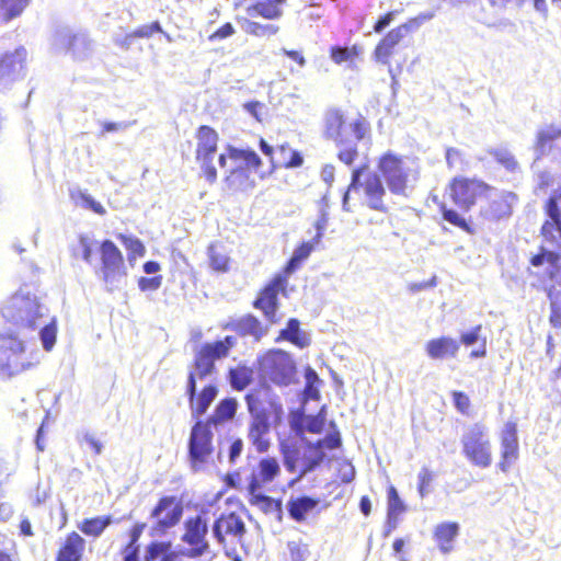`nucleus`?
<instances>
[{"label":"nucleus","instance_id":"774afa93","mask_svg":"<svg viewBox=\"0 0 561 561\" xmlns=\"http://www.w3.org/2000/svg\"><path fill=\"white\" fill-rule=\"evenodd\" d=\"M244 108L259 122H261V115L264 110V104L259 101L247 102Z\"/></svg>","mask_w":561,"mask_h":561},{"label":"nucleus","instance_id":"39448f33","mask_svg":"<svg viewBox=\"0 0 561 561\" xmlns=\"http://www.w3.org/2000/svg\"><path fill=\"white\" fill-rule=\"evenodd\" d=\"M368 168L367 164L354 168L351 174V182L342 197V206L346 211L352 210L351 194H359V203L366 205L370 209L388 213V206L383 202L386 190L378 174L371 172L364 181L360 180L362 174Z\"/></svg>","mask_w":561,"mask_h":561},{"label":"nucleus","instance_id":"ea45409f","mask_svg":"<svg viewBox=\"0 0 561 561\" xmlns=\"http://www.w3.org/2000/svg\"><path fill=\"white\" fill-rule=\"evenodd\" d=\"M283 1L267 0L259 1L247 8V13L251 18L261 16L266 20H277L283 15L279 4Z\"/></svg>","mask_w":561,"mask_h":561},{"label":"nucleus","instance_id":"72a5a7b5","mask_svg":"<svg viewBox=\"0 0 561 561\" xmlns=\"http://www.w3.org/2000/svg\"><path fill=\"white\" fill-rule=\"evenodd\" d=\"M364 48L360 44L355 43L351 46L333 45L329 49V56L331 60L336 64H348L350 66L355 65L362 59Z\"/></svg>","mask_w":561,"mask_h":561},{"label":"nucleus","instance_id":"de8ad7c7","mask_svg":"<svg viewBox=\"0 0 561 561\" xmlns=\"http://www.w3.org/2000/svg\"><path fill=\"white\" fill-rule=\"evenodd\" d=\"M325 416L322 412L316 415H307L304 417L302 425H295V432L298 436H302L304 432L311 434H320L324 428Z\"/></svg>","mask_w":561,"mask_h":561},{"label":"nucleus","instance_id":"5fc2aeb1","mask_svg":"<svg viewBox=\"0 0 561 561\" xmlns=\"http://www.w3.org/2000/svg\"><path fill=\"white\" fill-rule=\"evenodd\" d=\"M171 542L170 541H152L147 546L146 553H145V560L146 561H153L159 556H163L165 552L171 550Z\"/></svg>","mask_w":561,"mask_h":561},{"label":"nucleus","instance_id":"37998d69","mask_svg":"<svg viewBox=\"0 0 561 561\" xmlns=\"http://www.w3.org/2000/svg\"><path fill=\"white\" fill-rule=\"evenodd\" d=\"M264 489H259L256 491H252L250 488L247 489L249 493V503L253 506H256L265 514H271L274 512L280 513L282 511V501L275 500L268 495L263 493Z\"/></svg>","mask_w":561,"mask_h":561},{"label":"nucleus","instance_id":"393cba45","mask_svg":"<svg viewBox=\"0 0 561 561\" xmlns=\"http://www.w3.org/2000/svg\"><path fill=\"white\" fill-rule=\"evenodd\" d=\"M222 329L233 331L242 337L252 336L255 341H260L267 332V328L252 313L230 319Z\"/></svg>","mask_w":561,"mask_h":561},{"label":"nucleus","instance_id":"3c124183","mask_svg":"<svg viewBox=\"0 0 561 561\" xmlns=\"http://www.w3.org/2000/svg\"><path fill=\"white\" fill-rule=\"evenodd\" d=\"M493 159L504 167L507 171L514 172L518 169V162L514 154L505 149H494L491 151Z\"/></svg>","mask_w":561,"mask_h":561},{"label":"nucleus","instance_id":"ddd939ff","mask_svg":"<svg viewBox=\"0 0 561 561\" xmlns=\"http://www.w3.org/2000/svg\"><path fill=\"white\" fill-rule=\"evenodd\" d=\"M377 168L392 194L402 195L405 193L412 172L407 167L403 157L387 151L378 158Z\"/></svg>","mask_w":561,"mask_h":561},{"label":"nucleus","instance_id":"f257e3e1","mask_svg":"<svg viewBox=\"0 0 561 561\" xmlns=\"http://www.w3.org/2000/svg\"><path fill=\"white\" fill-rule=\"evenodd\" d=\"M317 233L310 241L301 242L294 251L283 270L276 273L257 293L253 300V308L260 310L271 324L279 322L277 314L279 308L278 295H286L289 276L301 267V264L310 256L323 236L324 225L316 224Z\"/></svg>","mask_w":561,"mask_h":561},{"label":"nucleus","instance_id":"dca6fc26","mask_svg":"<svg viewBox=\"0 0 561 561\" xmlns=\"http://www.w3.org/2000/svg\"><path fill=\"white\" fill-rule=\"evenodd\" d=\"M195 138L196 160L202 164L205 179L209 183H215L217 180V170L211 162L218 148L219 135L213 127L201 125L195 131Z\"/></svg>","mask_w":561,"mask_h":561},{"label":"nucleus","instance_id":"6ab92c4d","mask_svg":"<svg viewBox=\"0 0 561 561\" xmlns=\"http://www.w3.org/2000/svg\"><path fill=\"white\" fill-rule=\"evenodd\" d=\"M249 474L247 476V489L252 491L270 489L282 474L278 459L273 456L254 458V463L249 462Z\"/></svg>","mask_w":561,"mask_h":561},{"label":"nucleus","instance_id":"7c9ffc66","mask_svg":"<svg viewBox=\"0 0 561 561\" xmlns=\"http://www.w3.org/2000/svg\"><path fill=\"white\" fill-rule=\"evenodd\" d=\"M408 511V506L400 497L398 490L394 485L387 486V534L396 529L400 516Z\"/></svg>","mask_w":561,"mask_h":561},{"label":"nucleus","instance_id":"a19ab883","mask_svg":"<svg viewBox=\"0 0 561 561\" xmlns=\"http://www.w3.org/2000/svg\"><path fill=\"white\" fill-rule=\"evenodd\" d=\"M207 255L209 266L214 272L218 274H225L230 271L231 260L220 243H210L207 248Z\"/></svg>","mask_w":561,"mask_h":561},{"label":"nucleus","instance_id":"c85d7f7f","mask_svg":"<svg viewBox=\"0 0 561 561\" xmlns=\"http://www.w3.org/2000/svg\"><path fill=\"white\" fill-rule=\"evenodd\" d=\"M320 500L307 495L290 497L286 507L289 517L296 523H304L308 516L319 511Z\"/></svg>","mask_w":561,"mask_h":561},{"label":"nucleus","instance_id":"58836bf2","mask_svg":"<svg viewBox=\"0 0 561 561\" xmlns=\"http://www.w3.org/2000/svg\"><path fill=\"white\" fill-rule=\"evenodd\" d=\"M236 343L234 336L227 335L224 340L205 343L201 346L199 351L215 364L217 359L227 357L230 350L236 346Z\"/></svg>","mask_w":561,"mask_h":561},{"label":"nucleus","instance_id":"20e7f679","mask_svg":"<svg viewBox=\"0 0 561 561\" xmlns=\"http://www.w3.org/2000/svg\"><path fill=\"white\" fill-rule=\"evenodd\" d=\"M216 373L214 364L199 350L195 353L192 369L187 375L186 397L193 417L198 419L204 415L218 394V387L215 383L205 385L201 391H197V381Z\"/></svg>","mask_w":561,"mask_h":561},{"label":"nucleus","instance_id":"e2e57ef3","mask_svg":"<svg viewBox=\"0 0 561 561\" xmlns=\"http://www.w3.org/2000/svg\"><path fill=\"white\" fill-rule=\"evenodd\" d=\"M161 284V275H156L152 277H140L138 279V287L141 291H154L160 288Z\"/></svg>","mask_w":561,"mask_h":561},{"label":"nucleus","instance_id":"bf43d9fd","mask_svg":"<svg viewBox=\"0 0 561 561\" xmlns=\"http://www.w3.org/2000/svg\"><path fill=\"white\" fill-rule=\"evenodd\" d=\"M289 561H306L308 546L301 542L289 541L287 543Z\"/></svg>","mask_w":561,"mask_h":561},{"label":"nucleus","instance_id":"338daca9","mask_svg":"<svg viewBox=\"0 0 561 561\" xmlns=\"http://www.w3.org/2000/svg\"><path fill=\"white\" fill-rule=\"evenodd\" d=\"M234 33V27L230 22L222 24L217 28L210 36V41L224 39L231 36Z\"/></svg>","mask_w":561,"mask_h":561},{"label":"nucleus","instance_id":"9d476101","mask_svg":"<svg viewBox=\"0 0 561 561\" xmlns=\"http://www.w3.org/2000/svg\"><path fill=\"white\" fill-rule=\"evenodd\" d=\"M324 136L337 148L336 158L346 167H352L359 157L356 142L348 139V127L341 110H331L324 123Z\"/></svg>","mask_w":561,"mask_h":561},{"label":"nucleus","instance_id":"f8f14e48","mask_svg":"<svg viewBox=\"0 0 561 561\" xmlns=\"http://www.w3.org/2000/svg\"><path fill=\"white\" fill-rule=\"evenodd\" d=\"M184 514L183 500L180 495L163 494L159 496L149 512L151 537L165 536L178 526Z\"/></svg>","mask_w":561,"mask_h":561},{"label":"nucleus","instance_id":"0eeeda50","mask_svg":"<svg viewBox=\"0 0 561 561\" xmlns=\"http://www.w3.org/2000/svg\"><path fill=\"white\" fill-rule=\"evenodd\" d=\"M228 157L236 163L226 174L224 182L231 193H245L255 187V181L251 171L259 170L263 162L259 154L252 149H242L228 146Z\"/></svg>","mask_w":561,"mask_h":561},{"label":"nucleus","instance_id":"b1692460","mask_svg":"<svg viewBox=\"0 0 561 561\" xmlns=\"http://www.w3.org/2000/svg\"><path fill=\"white\" fill-rule=\"evenodd\" d=\"M342 446L341 434L337 430L329 433L324 438L318 439L316 443H308L307 447L309 449H313L316 455L313 457L305 458L302 461V467L299 471L297 480L306 476L307 473L313 471L323 460L325 454L323 449H337Z\"/></svg>","mask_w":561,"mask_h":561},{"label":"nucleus","instance_id":"13d9d810","mask_svg":"<svg viewBox=\"0 0 561 561\" xmlns=\"http://www.w3.org/2000/svg\"><path fill=\"white\" fill-rule=\"evenodd\" d=\"M453 403L456 410L462 415H469L471 410V400L467 393L460 390L451 392Z\"/></svg>","mask_w":561,"mask_h":561},{"label":"nucleus","instance_id":"c756f323","mask_svg":"<svg viewBox=\"0 0 561 561\" xmlns=\"http://www.w3.org/2000/svg\"><path fill=\"white\" fill-rule=\"evenodd\" d=\"M275 341H286L298 348H306L311 343L310 335L300 328V321L296 318H290L287 321L286 327L278 332Z\"/></svg>","mask_w":561,"mask_h":561},{"label":"nucleus","instance_id":"7ed1b4c3","mask_svg":"<svg viewBox=\"0 0 561 561\" xmlns=\"http://www.w3.org/2000/svg\"><path fill=\"white\" fill-rule=\"evenodd\" d=\"M529 264L534 267L547 264L539 280L549 302V324L561 331V252L540 245Z\"/></svg>","mask_w":561,"mask_h":561},{"label":"nucleus","instance_id":"bb28decb","mask_svg":"<svg viewBox=\"0 0 561 561\" xmlns=\"http://www.w3.org/2000/svg\"><path fill=\"white\" fill-rule=\"evenodd\" d=\"M424 348L426 355L432 360H444L447 358H456L460 345L456 339L448 335H440L428 340Z\"/></svg>","mask_w":561,"mask_h":561},{"label":"nucleus","instance_id":"4be33fe9","mask_svg":"<svg viewBox=\"0 0 561 561\" xmlns=\"http://www.w3.org/2000/svg\"><path fill=\"white\" fill-rule=\"evenodd\" d=\"M500 460L497 468L502 472H507L519 457V443L517 436V425L515 422L508 421L500 435Z\"/></svg>","mask_w":561,"mask_h":561},{"label":"nucleus","instance_id":"4c0bfd02","mask_svg":"<svg viewBox=\"0 0 561 561\" xmlns=\"http://www.w3.org/2000/svg\"><path fill=\"white\" fill-rule=\"evenodd\" d=\"M236 343L234 336L227 335L224 340L205 343L201 346L199 351L215 364L217 359L227 357L230 350L236 346Z\"/></svg>","mask_w":561,"mask_h":561},{"label":"nucleus","instance_id":"473e14b6","mask_svg":"<svg viewBox=\"0 0 561 561\" xmlns=\"http://www.w3.org/2000/svg\"><path fill=\"white\" fill-rule=\"evenodd\" d=\"M238 409V402L234 398H225L218 402L213 414L204 423L208 426L217 427L234 419Z\"/></svg>","mask_w":561,"mask_h":561},{"label":"nucleus","instance_id":"9b49d317","mask_svg":"<svg viewBox=\"0 0 561 561\" xmlns=\"http://www.w3.org/2000/svg\"><path fill=\"white\" fill-rule=\"evenodd\" d=\"M261 374L272 383L288 386L297 379V365L290 353L282 348H271L257 358Z\"/></svg>","mask_w":561,"mask_h":561},{"label":"nucleus","instance_id":"6e6552de","mask_svg":"<svg viewBox=\"0 0 561 561\" xmlns=\"http://www.w3.org/2000/svg\"><path fill=\"white\" fill-rule=\"evenodd\" d=\"M411 31V23H402L388 31L376 44L373 50V59L387 66L390 73L400 72L407 62V55L402 51L401 44Z\"/></svg>","mask_w":561,"mask_h":561},{"label":"nucleus","instance_id":"f03ea898","mask_svg":"<svg viewBox=\"0 0 561 561\" xmlns=\"http://www.w3.org/2000/svg\"><path fill=\"white\" fill-rule=\"evenodd\" d=\"M244 401L250 414L248 438L259 454H265L272 445L268 438L272 425L283 413L282 405L261 389L249 391Z\"/></svg>","mask_w":561,"mask_h":561},{"label":"nucleus","instance_id":"09e8293b","mask_svg":"<svg viewBox=\"0 0 561 561\" xmlns=\"http://www.w3.org/2000/svg\"><path fill=\"white\" fill-rule=\"evenodd\" d=\"M117 239L126 248L129 261H134L137 257H142L146 254V248L140 239L123 233H118Z\"/></svg>","mask_w":561,"mask_h":561},{"label":"nucleus","instance_id":"aec40b11","mask_svg":"<svg viewBox=\"0 0 561 561\" xmlns=\"http://www.w3.org/2000/svg\"><path fill=\"white\" fill-rule=\"evenodd\" d=\"M494 197L489 199L480 209V215L489 221L499 222L512 216L518 195L513 191H494Z\"/></svg>","mask_w":561,"mask_h":561},{"label":"nucleus","instance_id":"c03bdc74","mask_svg":"<svg viewBox=\"0 0 561 561\" xmlns=\"http://www.w3.org/2000/svg\"><path fill=\"white\" fill-rule=\"evenodd\" d=\"M31 0H0V22L9 23L20 18Z\"/></svg>","mask_w":561,"mask_h":561},{"label":"nucleus","instance_id":"680f3d73","mask_svg":"<svg viewBox=\"0 0 561 561\" xmlns=\"http://www.w3.org/2000/svg\"><path fill=\"white\" fill-rule=\"evenodd\" d=\"M481 331H482V325L477 324V325L472 327L470 330L462 332L460 334V337L458 341L459 345L463 344L466 346H470V345L477 343L480 340Z\"/></svg>","mask_w":561,"mask_h":561},{"label":"nucleus","instance_id":"5701e85b","mask_svg":"<svg viewBox=\"0 0 561 561\" xmlns=\"http://www.w3.org/2000/svg\"><path fill=\"white\" fill-rule=\"evenodd\" d=\"M213 533L222 546H227L228 540L241 542L245 534V524L236 513L221 514L213 525Z\"/></svg>","mask_w":561,"mask_h":561},{"label":"nucleus","instance_id":"1a4fd4ad","mask_svg":"<svg viewBox=\"0 0 561 561\" xmlns=\"http://www.w3.org/2000/svg\"><path fill=\"white\" fill-rule=\"evenodd\" d=\"M460 443L463 457L472 466L482 469L491 466L493 460L492 443L488 427L483 423L476 422L468 426Z\"/></svg>","mask_w":561,"mask_h":561},{"label":"nucleus","instance_id":"a211bd4d","mask_svg":"<svg viewBox=\"0 0 561 561\" xmlns=\"http://www.w3.org/2000/svg\"><path fill=\"white\" fill-rule=\"evenodd\" d=\"M215 451L213 433L208 423L198 420L191 428L188 458L193 468L199 469L207 463Z\"/></svg>","mask_w":561,"mask_h":561},{"label":"nucleus","instance_id":"a18cd8bd","mask_svg":"<svg viewBox=\"0 0 561 561\" xmlns=\"http://www.w3.org/2000/svg\"><path fill=\"white\" fill-rule=\"evenodd\" d=\"M15 313L18 321L22 325H26L28 328H34L36 318L41 316L38 312V306L28 300H23L21 305L16 306Z\"/></svg>","mask_w":561,"mask_h":561},{"label":"nucleus","instance_id":"603ef678","mask_svg":"<svg viewBox=\"0 0 561 561\" xmlns=\"http://www.w3.org/2000/svg\"><path fill=\"white\" fill-rule=\"evenodd\" d=\"M350 129L353 133L356 141L363 140L370 133V124L363 115H358L351 124Z\"/></svg>","mask_w":561,"mask_h":561},{"label":"nucleus","instance_id":"cd10ccee","mask_svg":"<svg viewBox=\"0 0 561 561\" xmlns=\"http://www.w3.org/2000/svg\"><path fill=\"white\" fill-rule=\"evenodd\" d=\"M259 147L261 151L268 158L271 170L274 171L278 168L294 169L299 168L304 164V158L297 150L290 148L289 144L285 142L277 147V150L282 153L289 152V157L282 162H278L274 158V148L267 144L264 138L259 140Z\"/></svg>","mask_w":561,"mask_h":561},{"label":"nucleus","instance_id":"423d86ee","mask_svg":"<svg viewBox=\"0 0 561 561\" xmlns=\"http://www.w3.org/2000/svg\"><path fill=\"white\" fill-rule=\"evenodd\" d=\"M494 191V186L478 176L458 174L448 181L445 196L460 211H470L480 201L489 198Z\"/></svg>","mask_w":561,"mask_h":561},{"label":"nucleus","instance_id":"c9c22d12","mask_svg":"<svg viewBox=\"0 0 561 561\" xmlns=\"http://www.w3.org/2000/svg\"><path fill=\"white\" fill-rule=\"evenodd\" d=\"M227 377L233 390L243 391L253 382L254 370L245 364H238L229 368Z\"/></svg>","mask_w":561,"mask_h":561},{"label":"nucleus","instance_id":"69168bd1","mask_svg":"<svg viewBox=\"0 0 561 561\" xmlns=\"http://www.w3.org/2000/svg\"><path fill=\"white\" fill-rule=\"evenodd\" d=\"M396 15V11H389L381 15L373 26L374 32L381 33L394 20Z\"/></svg>","mask_w":561,"mask_h":561},{"label":"nucleus","instance_id":"4468645a","mask_svg":"<svg viewBox=\"0 0 561 561\" xmlns=\"http://www.w3.org/2000/svg\"><path fill=\"white\" fill-rule=\"evenodd\" d=\"M99 253L102 280L107 285L108 290H114L117 283L127 275L124 255L118 247L108 239L100 243Z\"/></svg>","mask_w":561,"mask_h":561},{"label":"nucleus","instance_id":"2eb2a0df","mask_svg":"<svg viewBox=\"0 0 561 561\" xmlns=\"http://www.w3.org/2000/svg\"><path fill=\"white\" fill-rule=\"evenodd\" d=\"M31 366L21 340L5 335L0 343V377L11 378Z\"/></svg>","mask_w":561,"mask_h":561},{"label":"nucleus","instance_id":"f704fd0d","mask_svg":"<svg viewBox=\"0 0 561 561\" xmlns=\"http://www.w3.org/2000/svg\"><path fill=\"white\" fill-rule=\"evenodd\" d=\"M560 138L561 127L559 125H546L537 131L535 148L539 153L543 154L549 152Z\"/></svg>","mask_w":561,"mask_h":561},{"label":"nucleus","instance_id":"412c9836","mask_svg":"<svg viewBox=\"0 0 561 561\" xmlns=\"http://www.w3.org/2000/svg\"><path fill=\"white\" fill-rule=\"evenodd\" d=\"M26 62L27 50L24 46L0 54V87L19 80L25 72Z\"/></svg>","mask_w":561,"mask_h":561},{"label":"nucleus","instance_id":"f3484780","mask_svg":"<svg viewBox=\"0 0 561 561\" xmlns=\"http://www.w3.org/2000/svg\"><path fill=\"white\" fill-rule=\"evenodd\" d=\"M208 524L204 515L197 514L190 516L184 522V531L181 536L182 542L187 545V549L182 551V556L195 559L209 551L207 540Z\"/></svg>","mask_w":561,"mask_h":561},{"label":"nucleus","instance_id":"8fccbe9b","mask_svg":"<svg viewBox=\"0 0 561 561\" xmlns=\"http://www.w3.org/2000/svg\"><path fill=\"white\" fill-rule=\"evenodd\" d=\"M279 451L283 456L285 468L288 472H296L299 459V449L294 445L280 444Z\"/></svg>","mask_w":561,"mask_h":561},{"label":"nucleus","instance_id":"2f4dec72","mask_svg":"<svg viewBox=\"0 0 561 561\" xmlns=\"http://www.w3.org/2000/svg\"><path fill=\"white\" fill-rule=\"evenodd\" d=\"M459 534V524L456 522H445L438 524L433 537L443 553H448L454 549L453 541Z\"/></svg>","mask_w":561,"mask_h":561},{"label":"nucleus","instance_id":"052dcab7","mask_svg":"<svg viewBox=\"0 0 561 561\" xmlns=\"http://www.w3.org/2000/svg\"><path fill=\"white\" fill-rule=\"evenodd\" d=\"M433 478L434 474L430 469L426 467L421 469L419 473L417 492L422 499L427 495Z\"/></svg>","mask_w":561,"mask_h":561},{"label":"nucleus","instance_id":"4d7b16f0","mask_svg":"<svg viewBox=\"0 0 561 561\" xmlns=\"http://www.w3.org/2000/svg\"><path fill=\"white\" fill-rule=\"evenodd\" d=\"M446 164L449 169L461 168L466 163L465 152L455 147H447L445 150Z\"/></svg>","mask_w":561,"mask_h":561},{"label":"nucleus","instance_id":"864d4df0","mask_svg":"<svg viewBox=\"0 0 561 561\" xmlns=\"http://www.w3.org/2000/svg\"><path fill=\"white\" fill-rule=\"evenodd\" d=\"M162 27L158 21H154L150 24L140 25L136 30H134L131 33L126 35V39H133V38H149L154 33H161Z\"/></svg>","mask_w":561,"mask_h":561},{"label":"nucleus","instance_id":"a878e982","mask_svg":"<svg viewBox=\"0 0 561 561\" xmlns=\"http://www.w3.org/2000/svg\"><path fill=\"white\" fill-rule=\"evenodd\" d=\"M85 539L79 533H68L59 545L55 561H85Z\"/></svg>","mask_w":561,"mask_h":561},{"label":"nucleus","instance_id":"6e6d98bb","mask_svg":"<svg viewBox=\"0 0 561 561\" xmlns=\"http://www.w3.org/2000/svg\"><path fill=\"white\" fill-rule=\"evenodd\" d=\"M41 340L45 351H50L56 343L57 325L56 321L53 320L41 330Z\"/></svg>","mask_w":561,"mask_h":561},{"label":"nucleus","instance_id":"0e129e2a","mask_svg":"<svg viewBox=\"0 0 561 561\" xmlns=\"http://www.w3.org/2000/svg\"><path fill=\"white\" fill-rule=\"evenodd\" d=\"M82 443L88 445L94 455H100L103 450L102 440L92 433H85L81 439Z\"/></svg>","mask_w":561,"mask_h":561},{"label":"nucleus","instance_id":"49530a36","mask_svg":"<svg viewBox=\"0 0 561 561\" xmlns=\"http://www.w3.org/2000/svg\"><path fill=\"white\" fill-rule=\"evenodd\" d=\"M242 28L248 35L255 37H271L273 35H276L279 31V27L277 25L261 24L249 19L242 20Z\"/></svg>","mask_w":561,"mask_h":561},{"label":"nucleus","instance_id":"e433bc0d","mask_svg":"<svg viewBox=\"0 0 561 561\" xmlns=\"http://www.w3.org/2000/svg\"><path fill=\"white\" fill-rule=\"evenodd\" d=\"M112 523L111 515L93 516L83 518L78 524V529L87 537L99 538Z\"/></svg>","mask_w":561,"mask_h":561},{"label":"nucleus","instance_id":"79ce46f5","mask_svg":"<svg viewBox=\"0 0 561 561\" xmlns=\"http://www.w3.org/2000/svg\"><path fill=\"white\" fill-rule=\"evenodd\" d=\"M438 210L444 221L449 225L459 228L460 230L473 233V227L469 220H467L459 210L448 207L445 202H436Z\"/></svg>","mask_w":561,"mask_h":561}]
</instances>
